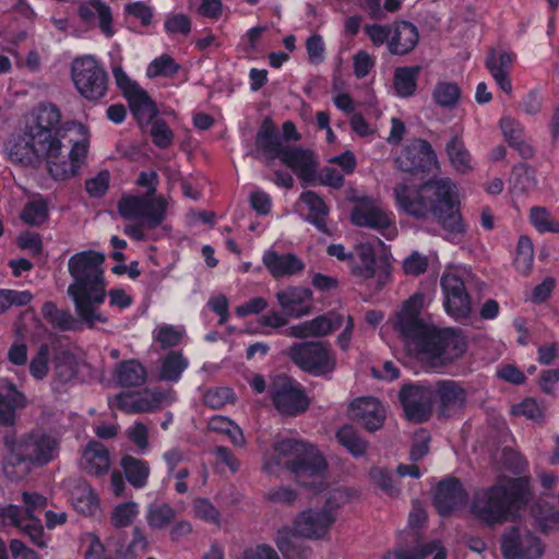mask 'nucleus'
<instances>
[{
  "mask_svg": "<svg viewBox=\"0 0 559 559\" xmlns=\"http://www.w3.org/2000/svg\"><path fill=\"white\" fill-rule=\"evenodd\" d=\"M61 112L51 103H40L25 116L24 126L4 144V153L13 164L37 168L46 164L57 180L75 176L85 163L90 147V132L81 123L66 129L74 134L69 142L71 150L64 155L62 144Z\"/></svg>",
  "mask_w": 559,
  "mask_h": 559,
  "instance_id": "1",
  "label": "nucleus"
},
{
  "mask_svg": "<svg viewBox=\"0 0 559 559\" xmlns=\"http://www.w3.org/2000/svg\"><path fill=\"white\" fill-rule=\"evenodd\" d=\"M289 469L298 481L313 490L324 492L328 510L338 519L340 510L357 498V492L348 487H331L328 484V465L320 451L312 444L295 439L276 441L272 449L263 454V471L270 475H280Z\"/></svg>",
  "mask_w": 559,
  "mask_h": 559,
  "instance_id": "2",
  "label": "nucleus"
},
{
  "mask_svg": "<svg viewBox=\"0 0 559 559\" xmlns=\"http://www.w3.org/2000/svg\"><path fill=\"white\" fill-rule=\"evenodd\" d=\"M425 305V296L416 293L404 301L390 322L420 361L431 368L452 364L465 353V338L454 329H438L425 322L420 316Z\"/></svg>",
  "mask_w": 559,
  "mask_h": 559,
  "instance_id": "3",
  "label": "nucleus"
},
{
  "mask_svg": "<svg viewBox=\"0 0 559 559\" xmlns=\"http://www.w3.org/2000/svg\"><path fill=\"white\" fill-rule=\"evenodd\" d=\"M397 209L421 219L435 218L450 241H460L465 227L460 214L456 185L449 178L429 180L419 187L400 183L394 188Z\"/></svg>",
  "mask_w": 559,
  "mask_h": 559,
  "instance_id": "4",
  "label": "nucleus"
},
{
  "mask_svg": "<svg viewBox=\"0 0 559 559\" xmlns=\"http://www.w3.org/2000/svg\"><path fill=\"white\" fill-rule=\"evenodd\" d=\"M105 255L98 251L87 250L73 254L68 262V270L73 283L68 294L74 302L79 319L88 328L107 322L99 308L106 298V283L102 265Z\"/></svg>",
  "mask_w": 559,
  "mask_h": 559,
  "instance_id": "5",
  "label": "nucleus"
},
{
  "mask_svg": "<svg viewBox=\"0 0 559 559\" xmlns=\"http://www.w3.org/2000/svg\"><path fill=\"white\" fill-rule=\"evenodd\" d=\"M527 499L528 489L524 479H503L476 491L469 504V512L487 525L502 524L520 516Z\"/></svg>",
  "mask_w": 559,
  "mask_h": 559,
  "instance_id": "6",
  "label": "nucleus"
},
{
  "mask_svg": "<svg viewBox=\"0 0 559 559\" xmlns=\"http://www.w3.org/2000/svg\"><path fill=\"white\" fill-rule=\"evenodd\" d=\"M25 510L21 507L10 504L2 509L0 515L4 524H10L25 533L32 543L40 548L47 547V539L44 534L41 521L35 518V512L47 506V498L31 492H23Z\"/></svg>",
  "mask_w": 559,
  "mask_h": 559,
  "instance_id": "7",
  "label": "nucleus"
},
{
  "mask_svg": "<svg viewBox=\"0 0 559 559\" xmlns=\"http://www.w3.org/2000/svg\"><path fill=\"white\" fill-rule=\"evenodd\" d=\"M5 444L10 449L9 460L11 464L45 465L52 461L59 451L58 440L44 432H34L17 442H11L7 438Z\"/></svg>",
  "mask_w": 559,
  "mask_h": 559,
  "instance_id": "8",
  "label": "nucleus"
},
{
  "mask_svg": "<svg viewBox=\"0 0 559 559\" xmlns=\"http://www.w3.org/2000/svg\"><path fill=\"white\" fill-rule=\"evenodd\" d=\"M289 359L302 371L316 377L332 373L336 369V355L322 342H301L287 350Z\"/></svg>",
  "mask_w": 559,
  "mask_h": 559,
  "instance_id": "9",
  "label": "nucleus"
},
{
  "mask_svg": "<svg viewBox=\"0 0 559 559\" xmlns=\"http://www.w3.org/2000/svg\"><path fill=\"white\" fill-rule=\"evenodd\" d=\"M167 203L163 197L127 194L118 202V211L124 219L139 221L147 228L158 226L165 218Z\"/></svg>",
  "mask_w": 559,
  "mask_h": 559,
  "instance_id": "10",
  "label": "nucleus"
},
{
  "mask_svg": "<svg viewBox=\"0 0 559 559\" xmlns=\"http://www.w3.org/2000/svg\"><path fill=\"white\" fill-rule=\"evenodd\" d=\"M72 80L78 92L88 100L102 98L107 91V74L92 56L76 58L73 61Z\"/></svg>",
  "mask_w": 559,
  "mask_h": 559,
  "instance_id": "11",
  "label": "nucleus"
},
{
  "mask_svg": "<svg viewBox=\"0 0 559 559\" xmlns=\"http://www.w3.org/2000/svg\"><path fill=\"white\" fill-rule=\"evenodd\" d=\"M270 395L275 408L283 415L296 416L309 407V399L302 386L284 374L272 380Z\"/></svg>",
  "mask_w": 559,
  "mask_h": 559,
  "instance_id": "12",
  "label": "nucleus"
},
{
  "mask_svg": "<svg viewBox=\"0 0 559 559\" xmlns=\"http://www.w3.org/2000/svg\"><path fill=\"white\" fill-rule=\"evenodd\" d=\"M501 550L504 559H538L545 548L526 526H512L502 536Z\"/></svg>",
  "mask_w": 559,
  "mask_h": 559,
  "instance_id": "13",
  "label": "nucleus"
},
{
  "mask_svg": "<svg viewBox=\"0 0 559 559\" xmlns=\"http://www.w3.org/2000/svg\"><path fill=\"white\" fill-rule=\"evenodd\" d=\"M350 219L356 226L379 230L386 239H393L397 235L394 214L367 198L357 201Z\"/></svg>",
  "mask_w": 559,
  "mask_h": 559,
  "instance_id": "14",
  "label": "nucleus"
},
{
  "mask_svg": "<svg viewBox=\"0 0 559 559\" xmlns=\"http://www.w3.org/2000/svg\"><path fill=\"white\" fill-rule=\"evenodd\" d=\"M112 74L118 87L129 103L132 115L140 124H148L157 114L155 104L152 102L147 93L120 67L112 69Z\"/></svg>",
  "mask_w": 559,
  "mask_h": 559,
  "instance_id": "15",
  "label": "nucleus"
},
{
  "mask_svg": "<svg viewBox=\"0 0 559 559\" xmlns=\"http://www.w3.org/2000/svg\"><path fill=\"white\" fill-rule=\"evenodd\" d=\"M350 273L359 282L374 280L378 288L388 281L390 272L384 261H377L374 250L370 243H360L355 248L354 259L350 263Z\"/></svg>",
  "mask_w": 559,
  "mask_h": 559,
  "instance_id": "16",
  "label": "nucleus"
},
{
  "mask_svg": "<svg viewBox=\"0 0 559 559\" xmlns=\"http://www.w3.org/2000/svg\"><path fill=\"white\" fill-rule=\"evenodd\" d=\"M336 521L334 512L323 506L308 508L295 520V531L296 534L308 539H324Z\"/></svg>",
  "mask_w": 559,
  "mask_h": 559,
  "instance_id": "17",
  "label": "nucleus"
},
{
  "mask_svg": "<svg viewBox=\"0 0 559 559\" xmlns=\"http://www.w3.org/2000/svg\"><path fill=\"white\" fill-rule=\"evenodd\" d=\"M395 163L403 171H429L436 168L437 157L427 141L415 140L401 152Z\"/></svg>",
  "mask_w": 559,
  "mask_h": 559,
  "instance_id": "18",
  "label": "nucleus"
},
{
  "mask_svg": "<svg viewBox=\"0 0 559 559\" xmlns=\"http://www.w3.org/2000/svg\"><path fill=\"white\" fill-rule=\"evenodd\" d=\"M63 487L70 495L73 508L81 514L92 516L100 511V500L95 490L85 480L69 478Z\"/></svg>",
  "mask_w": 559,
  "mask_h": 559,
  "instance_id": "19",
  "label": "nucleus"
},
{
  "mask_svg": "<svg viewBox=\"0 0 559 559\" xmlns=\"http://www.w3.org/2000/svg\"><path fill=\"white\" fill-rule=\"evenodd\" d=\"M405 416L408 420L421 423L430 414L429 393L420 385H404L399 394Z\"/></svg>",
  "mask_w": 559,
  "mask_h": 559,
  "instance_id": "20",
  "label": "nucleus"
},
{
  "mask_svg": "<svg viewBox=\"0 0 559 559\" xmlns=\"http://www.w3.org/2000/svg\"><path fill=\"white\" fill-rule=\"evenodd\" d=\"M78 14L83 23L97 25L100 32L111 38L116 29L112 23L111 9L100 0H84L78 7Z\"/></svg>",
  "mask_w": 559,
  "mask_h": 559,
  "instance_id": "21",
  "label": "nucleus"
},
{
  "mask_svg": "<svg viewBox=\"0 0 559 559\" xmlns=\"http://www.w3.org/2000/svg\"><path fill=\"white\" fill-rule=\"evenodd\" d=\"M276 300L286 316L298 319L310 313L312 293L305 287L290 286L278 290Z\"/></svg>",
  "mask_w": 559,
  "mask_h": 559,
  "instance_id": "22",
  "label": "nucleus"
},
{
  "mask_svg": "<svg viewBox=\"0 0 559 559\" xmlns=\"http://www.w3.org/2000/svg\"><path fill=\"white\" fill-rule=\"evenodd\" d=\"M280 159L289 167L304 183H310L314 180L317 163L312 152L297 146L286 145L284 151H282Z\"/></svg>",
  "mask_w": 559,
  "mask_h": 559,
  "instance_id": "23",
  "label": "nucleus"
},
{
  "mask_svg": "<svg viewBox=\"0 0 559 559\" xmlns=\"http://www.w3.org/2000/svg\"><path fill=\"white\" fill-rule=\"evenodd\" d=\"M352 416L368 431L382 427L385 419V408L379 400L370 396L360 397L350 404Z\"/></svg>",
  "mask_w": 559,
  "mask_h": 559,
  "instance_id": "24",
  "label": "nucleus"
},
{
  "mask_svg": "<svg viewBox=\"0 0 559 559\" xmlns=\"http://www.w3.org/2000/svg\"><path fill=\"white\" fill-rule=\"evenodd\" d=\"M435 400L443 415H451L462 409L466 404V390L452 380L439 381L435 385Z\"/></svg>",
  "mask_w": 559,
  "mask_h": 559,
  "instance_id": "25",
  "label": "nucleus"
},
{
  "mask_svg": "<svg viewBox=\"0 0 559 559\" xmlns=\"http://www.w3.org/2000/svg\"><path fill=\"white\" fill-rule=\"evenodd\" d=\"M466 492L456 479H448L438 485L435 493V507L441 515H449L466 502Z\"/></svg>",
  "mask_w": 559,
  "mask_h": 559,
  "instance_id": "26",
  "label": "nucleus"
},
{
  "mask_svg": "<svg viewBox=\"0 0 559 559\" xmlns=\"http://www.w3.org/2000/svg\"><path fill=\"white\" fill-rule=\"evenodd\" d=\"M515 60V53L503 49H492L486 58V68L498 86L507 94L512 92L509 71Z\"/></svg>",
  "mask_w": 559,
  "mask_h": 559,
  "instance_id": "27",
  "label": "nucleus"
},
{
  "mask_svg": "<svg viewBox=\"0 0 559 559\" xmlns=\"http://www.w3.org/2000/svg\"><path fill=\"white\" fill-rule=\"evenodd\" d=\"M25 405V395L13 383L0 381V425H13L16 409L24 408Z\"/></svg>",
  "mask_w": 559,
  "mask_h": 559,
  "instance_id": "28",
  "label": "nucleus"
},
{
  "mask_svg": "<svg viewBox=\"0 0 559 559\" xmlns=\"http://www.w3.org/2000/svg\"><path fill=\"white\" fill-rule=\"evenodd\" d=\"M81 467L91 475H105L111 465L109 452L97 441H91L82 451Z\"/></svg>",
  "mask_w": 559,
  "mask_h": 559,
  "instance_id": "29",
  "label": "nucleus"
},
{
  "mask_svg": "<svg viewBox=\"0 0 559 559\" xmlns=\"http://www.w3.org/2000/svg\"><path fill=\"white\" fill-rule=\"evenodd\" d=\"M263 263L274 277L293 276L305 269V263L295 254H278L269 250L263 254Z\"/></svg>",
  "mask_w": 559,
  "mask_h": 559,
  "instance_id": "30",
  "label": "nucleus"
},
{
  "mask_svg": "<svg viewBox=\"0 0 559 559\" xmlns=\"http://www.w3.org/2000/svg\"><path fill=\"white\" fill-rule=\"evenodd\" d=\"M417 41V28L408 22H399L393 25L389 50L394 55H405L414 49Z\"/></svg>",
  "mask_w": 559,
  "mask_h": 559,
  "instance_id": "31",
  "label": "nucleus"
},
{
  "mask_svg": "<svg viewBox=\"0 0 559 559\" xmlns=\"http://www.w3.org/2000/svg\"><path fill=\"white\" fill-rule=\"evenodd\" d=\"M120 465L132 487L136 489L146 487L151 474V467L146 461L124 455L121 457Z\"/></svg>",
  "mask_w": 559,
  "mask_h": 559,
  "instance_id": "32",
  "label": "nucleus"
},
{
  "mask_svg": "<svg viewBox=\"0 0 559 559\" xmlns=\"http://www.w3.org/2000/svg\"><path fill=\"white\" fill-rule=\"evenodd\" d=\"M176 518V510L168 503H151L147 506L145 520L153 531L167 528Z\"/></svg>",
  "mask_w": 559,
  "mask_h": 559,
  "instance_id": "33",
  "label": "nucleus"
},
{
  "mask_svg": "<svg viewBox=\"0 0 559 559\" xmlns=\"http://www.w3.org/2000/svg\"><path fill=\"white\" fill-rule=\"evenodd\" d=\"M188 366V359L180 352H170L160 361L158 377L164 381L177 382Z\"/></svg>",
  "mask_w": 559,
  "mask_h": 559,
  "instance_id": "34",
  "label": "nucleus"
},
{
  "mask_svg": "<svg viewBox=\"0 0 559 559\" xmlns=\"http://www.w3.org/2000/svg\"><path fill=\"white\" fill-rule=\"evenodd\" d=\"M255 145L264 157L269 159L280 158L282 151L287 144H284L280 136L266 126H262L255 139Z\"/></svg>",
  "mask_w": 559,
  "mask_h": 559,
  "instance_id": "35",
  "label": "nucleus"
},
{
  "mask_svg": "<svg viewBox=\"0 0 559 559\" xmlns=\"http://www.w3.org/2000/svg\"><path fill=\"white\" fill-rule=\"evenodd\" d=\"M433 555L432 559H445V550L439 540H433L417 550L395 549L383 556V559H425Z\"/></svg>",
  "mask_w": 559,
  "mask_h": 559,
  "instance_id": "36",
  "label": "nucleus"
},
{
  "mask_svg": "<svg viewBox=\"0 0 559 559\" xmlns=\"http://www.w3.org/2000/svg\"><path fill=\"white\" fill-rule=\"evenodd\" d=\"M300 202L305 204L310 212L308 221L313 224L318 229L325 230L324 216L329 213V207L317 193L306 191L299 198Z\"/></svg>",
  "mask_w": 559,
  "mask_h": 559,
  "instance_id": "37",
  "label": "nucleus"
},
{
  "mask_svg": "<svg viewBox=\"0 0 559 559\" xmlns=\"http://www.w3.org/2000/svg\"><path fill=\"white\" fill-rule=\"evenodd\" d=\"M447 153L456 171L465 174L473 168L472 156L459 136H453L448 142Z\"/></svg>",
  "mask_w": 559,
  "mask_h": 559,
  "instance_id": "38",
  "label": "nucleus"
},
{
  "mask_svg": "<svg viewBox=\"0 0 559 559\" xmlns=\"http://www.w3.org/2000/svg\"><path fill=\"white\" fill-rule=\"evenodd\" d=\"M419 71V67H403L395 70L393 87L400 97H408L415 93Z\"/></svg>",
  "mask_w": 559,
  "mask_h": 559,
  "instance_id": "39",
  "label": "nucleus"
},
{
  "mask_svg": "<svg viewBox=\"0 0 559 559\" xmlns=\"http://www.w3.org/2000/svg\"><path fill=\"white\" fill-rule=\"evenodd\" d=\"M501 131L504 139L511 146H514L525 157L532 155V148L523 141V128L510 117H504L500 121Z\"/></svg>",
  "mask_w": 559,
  "mask_h": 559,
  "instance_id": "40",
  "label": "nucleus"
},
{
  "mask_svg": "<svg viewBox=\"0 0 559 559\" xmlns=\"http://www.w3.org/2000/svg\"><path fill=\"white\" fill-rule=\"evenodd\" d=\"M116 376L121 385L136 386L144 383L146 379V371L140 362L135 360H128L120 364Z\"/></svg>",
  "mask_w": 559,
  "mask_h": 559,
  "instance_id": "41",
  "label": "nucleus"
},
{
  "mask_svg": "<svg viewBox=\"0 0 559 559\" xmlns=\"http://www.w3.org/2000/svg\"><path fill=\"white\" fill-rule=\"evenodd\" d=\"M461 90L455 82L439 81L432 92L435 103L442 108H454L460 100Z\"/></svg>",
  "mask_w": 559,
  "mask_h": 559,
  "instance_id": "42",
  "label": "nucleus"
},
{
  "mask_svg": "<svg viewBox=\"0 0 559 559\" xmlns=\"http://www.w3.org/2000/svg\"><path fill=\"white\" fill-rule=\"evenodd\" d=\"M79 543L84 559H112L99 536L93 532L81 534Z\"/></svg>",
  "mask_w": 559,
  "mask_h": 559,
  "instance_id": "43",
  "label": "nucleus"
},
{
  "mask_svg": "<svg viewBox=\"0 0 559 559\" xmlns=\"http://www.w3.org/2000/svg\"><path fill=\"white\" fill-rule=\"evenodd\" d=\"M140 514V506L135 501H126L116 504L110 512V523L117 528L128 527L134 523Z\"/></svg>",
  "mask_w": 559,
  "mask_h": 559,
  "instance_id": "44",
  "label": "nucleus"
},
{
  "mask_svg": "<svg viewBox=\"0 0 559 559\" xmlns=\"http://www.w3.org/2000/svg\"><path fill=\"white\" fill-rule=\"evenodd\" d=\"M43 314L50 324L61 331H70L76 328V320L67 310H60L55 304L48 301L43 306Z\"/></svg>",
  "mask_w": 559,
  "mask_h": 559,
  "instance_id": "45",
  "label": "nucleus"
},
{
  "mask_svg": "<svg viewBox=\"0 0 559 559\" xmlns=\"http://www.w3.org/2000/svg\"><path fill=\"white\" fill-rule=\"evenodd\" d=\"M48 215L47 201L43 198H36L25 204L21 213V219L28 225L38 226L48 219Z\"/></svg>",
  "mask_w": 559,
  "mask_h": 559,
  "instance_id": "46",
  "label": "nucleus"
},
{
  "mask_svg": "<svg viewBox=\"0 0 559 559\" xmlns=\"http://www.w3.org/2000/svg\"><path fill=\"white\" fill-rule=\"evenodd\" d=\"M185 335V329L182 326L171 324H160L153 331V337L162 348L175 347L180 344Z\"/></svg>",
  "mask_w": 559,
  "mask_h": 559,
  "instance_id": "47",
  "label": "nucleus"
},
{
  "mask_svg": "<svg viewBox=\"0 0 559 559\" xmlns=\"http://www.w3.org/2000/svg\"><path fill=\"white\" fill-rule=\"evenodd\" d=\"M336 438L338 442L354 456H361L367 450V442L358 436L352 426L342 427L337 431Z\"/></svg>",
  "mask_w": 559,
  "mask_h": 559,
  "instance_id": "48",
  "label": "nucleus"
},
{
  "mask_svg": "<svg viewBox=\"0 0 559 559\" xmlns=\"http://www.w3.org/2000/svg\"><path fill=\"white\" fill-rule=\"evenodd\" d=\"M443 306L447 313L457 321L467 319L472 311L467 292L445 298Z\"/></svg>",
  "mask_w": 559,
  "mask_h": 559,
  "instance_id": "49",
  "label": "nucleus"
},
{
  "mask_svg": "<svg viewBox=\"0 0 559 559\" xmlns=\"http://www.w3.org/2000/svg\"><path fill=\"white\" fill-rule=\"evenodd\" d=\"M192 511L197 519L213 524L216 527L222 526L221 512L209 499H194L192 501Z\"/></svg>",
  "mask_w": 559,
  "mask_h": 559,
  "instance_id": "50",
  "label": "nucleus"
},
{
  "mask_svg": "<svg viewBox=\"0 0 559 559\" xmlns=\"http://www.w3.org/2000/svg\"><path fill=\"white\" fill-rule=\"evenodd\" d=\"M147 540L141 530L135 527L132 532V539L127 545H121L116 549V555L120 559H132L145 552Z\"/></svg>",
  "mask_w": 559,
  "mask_h": 559,
  "instance_id": "51",
  "label": "nucleus"
},
{
  "mask_svg": "<svg viewBox=\"0 0 559 559\" xmlns=\"http://www.w3.org/2000/svg\"><path fill=\"white\" fill-rule=\"evenodd\" d=\"M530 221L539 233H559V221L554 218L545 207H532Z\"/></svg>",
  "mask_w": 559,
  "mask_h": 559,
  "instance_id": "52",
  "label": "nucleus"
},
{
  "mask_svg": "<svg viewBox=\"0 0 559 559\" xmlns=\"http://www.w3.org/2000/svg\"><path fill=\"white\" fill-rule=\"evenodd\" d=\"M534 262L533 243L528 237L522 236L518 242L515 266L519 272L527 274Z\"/></svg>",
  "mask_w": 559,
  "mask_h": 559,
  "instance_id": "53",
  "label": "nucleus"
},
{
  "mask_svg": "<svg viewBox=\"0 0 559 559\" xmlns=\"http://www.w3.org/2000/svg\"><path fill=\"white\" fill-rule=\"evenodd\" d=\"M133 394L138 413L153 412L159 408L165 400V395L159 391L145 390Z\"/></svg>",
  "mask_w": 559,
  "mask_h": 559,
  "instance_id": "54",
  "label": "nucleus"
},
{
  "mask_svg": "<svg viewBox=\"0 0 559 559\" xmlns=\"http://www.w3.org/2000/svg\"><path fill=\"white\" fill-rule=\"evenodd\" d=\"M317 337L325 336L342 325L341 314L331 311L310 320Z\"/></svg>",
  "mask_w": 559,
  "mask_h": 559,
  "instance_id": "55",
  "label": "nucleus"
},
{
  "mask_svg": "<svg viewBox=\"0 0 559 559\" xmlns=\"http://www.w3.org/2000/svg\"><path fill=\"white\" fill-rule=\"evenodd\" d=\"M55 377L59 382L66 383L76 374L75 359L70 354H61L56 358L53 367Z\"/></svg>",
  "mask_w": 559,
  "mask_h": 559,
  "instance_id": "56",
  "label": "nucleus"
},
{
  "mask_svg": "<svg viewBox=\"0 0 559 559\" xmlns=\"http://www.w3.org/2000/svg\"><path fill=\"white\" fill-rule=\"evenodd\" d=\"M179 70V66L168 56L163 55L154 59L147 67L146 73L150 78L171 76Z\"/></svg>",
  "mask_w": 559,
  "mask_h": 559,
  "instance_id": "57",
  "label": "nucleus"
},
{
  "mask_svg": "<svg viewBox=\"0 0 559 559\" xmlns=\"http://www.w3.org/2000/svg\"><path fill=\"white\" fill-rule=\"evenodd\" d=\"M443 299L466 292L463 280L454 270H445L440 280Z\"/></svg>",
  "mask_w": 559,
  "mask_h": 559,
  "instance_id": "58",
  "label": "nucleus"
},
{
  "mask_svg": "<svg viewBox=\"0 0 559 559\" xmlns=\"http://www.w3.org/2000/svg\"><path fill=\"white\" fill-rule=\"evenodd\" d=\"M126 433L140 453H146L148 451V429L143 423H135L127 429Z\"/></svg>",
  "mask_w": 559,
  "mask_h": 559,
  "instance_id": "59",
  "label": "nucleus"
},
{
  "mask_svg": "<svg viewBox=\"0 0 559 559\" xmlns=\"http://www.w3.org/2000/svg\"><path fill=\"white\" fill-rule=\"evenodd\" d=\"M49 348L47 345H41L36 356L29 362V372L36 380H43L49 371L48 365Z\"/></svg>",
  "mask_w": 559,
  "mask_h": 559,
  "instance_id": "60",
  "label": "nucleus"
},
{
  "mask_svg": "<svg viewBox=\"0 0 559 559\" xmlns=\"http://www.w3.org/2000/svg\"><path fill=\"white\" fill-rule=\"evenodd\" d=\"M511 412L515 416H523L527 419L539 421L544 417L542 407L534 399H525L512 406Z\"/></svg>",
  "mask_w": 559,
  "mask_h": 559,
  "instance_id": "61",
  "label": "nucleus"
},
{
  "mask_svg": "<svg viewBox=\"0 0 559 559\" xmlns=\"http://www.w3.org/2000/svg\"><path fill=\"white\" fill-rule=\"evenodd\" d=\"M428 267V258L418 252H412L403 261V271L406 275L418 276L423 274Z\"/></svg>",
  "mask_w": 559,
  "mask_h": 559,
  "instance_id": "62",
  "label": "nucleus"
},
{
  "mask_svg": "<svg viewBox=\"0 0 559 559\" xmlns=\"http://www.w3.org/2000/svg\"><path fill=\"white\" fill-rule=\"evenodd\" d=\"M234 401V393L228 388H215L204 394V403L212 408H221Z\"/></svg>",
  "mask_w": 559,
  "mask_h": 559,
  "instance_id": "63",
  "label": "nucleus"
},
{
  "mask_svg": "<svg viewBox=\"0 0 559 559\" xmlns=\"http://www.w3.org/2000/svg\"><path fill=\"white\" fill-rule=\"evenodd\" d=\"M239 559H281L270 545L259 544L243 550Z\"/></svg>",
  "mask_w": 559,
  "mask_h": 559,
  "instance_id": "64",
  "label": "nucleus"
}]
</instances>
